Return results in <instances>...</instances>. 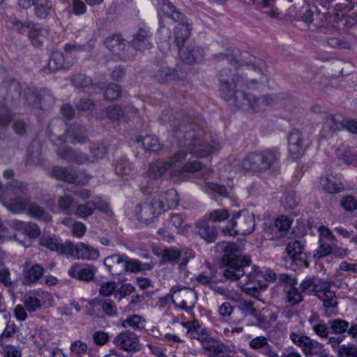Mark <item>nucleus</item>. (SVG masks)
<instances>
[{"label": "nucleus", "instance_id": "f257e3e1", "mask_svg": "<svg viewBox=\"0 0 357 357\" xmlns=\"http://www.w3.org/2000/svg\"><path fill=\"white\" fill-rule=\"evenodd\" d=\"M222 262L225 266L224 278L231 281H238L244 277L238 286L243 291L252 296H255L260 290L266 289V284L261 281V278H264L268 282H278V276L272 270L268 269L263 273L255 268L252 272H248L250 258L243 256L234 243H228L225 248Z\"/></svg>", "mask_w": 357, "mask_h": 357}, {"label": "nucleus", "instance_id": "f03ea898", "mask_svg": "<svg viewBox=\"0 0 357 357\" xmlns=\"http://www.w3.org/2000/svg\"><path fill=\"white\" fill-rule=\"evenodd\" d=\"M238 73H232L230 70H225L220 75V96L236 107L252 112L266 110L278 103V98L275 95L266 94L260 98L246 93L243 91L236 90L238 84L243 82Z\"/></svg>", "mask_w": 357, "mask_h": 357}, {"label": "nucleus", "instance_id": "7ed1b4c3", "mask_svg": "<svg viewBox=\"0 0 357 357\" xmlns=\"http://www.w3.org/2000/svg\"><path fill=\"white\" fill-rule=\"evenodd\" d=\"M215 58L219 59H225L231 65L240 66V68L234 66L233 69L231 68L222 69L220 73V82L222 72L227 69L230 70L232 73H238L240 78L243 77V82L238 84V86H249L250 84H255L266 80V65L265 62L250 55L247 52H242L237 48H228L225 52L216 54Z\"/></svg>", "mask_w": 357, "mask_h": 357}, {"label": "nucleus", "instance_id": "20e7f679", "mask_svg": "<svg viewBox=\"0 0 357 357\" xmlns=\"http://www.w3.org/2000/svg\"><path fill=\"white\" fill-rule=\"evenodd\" d=\"M186 329V335L190 339L199 340L208 357H231L229 355V347L215 338L206 327L197 320L182 322Z\"/></svg>", "mask_w": 357, "mask_h": 357}, {"label": "nucleus", "instance_id": "39448f33", "mask_svg": "<svg viewBox=\"0 0 357 357\" xmlns=\"http://www.w3.org/2000/svg\"><path fill=\"white\" fill-rule=\"evenodd\" d=\"M183 146L189 153L199 158L207 157L222 149L220 142H208L203 137L200 131L194 129L185 132Z\"/></svg>", "mask_w": 357, "mask_h": 357}, {"label": "nucleus", "instance_id": "423d86ee", "mask_svg": "<svg viewBox=\"0 0 357 357\" xmlns=\"http://www.w3.org/2000/svg\"><path fill=\"white\" fill-rule=\"evenodd\" d=\"M279 158V153L272 149L250 152L243 159L241 167L247 171L264 172L272 168Z\"/></svg>", "mask_w": 357, "mask_h": 357}, {"label": "nucleus", "instance_id": "0eeeda50", "mask_svg": "<svg viewBox=\"0 0 357 357\" xmlns=\"http://www.w3.org/2000/svg\"><path fill=\"white\" fill-rule=\"evenodd\" d=\"M229 223L230 226H227L222 230L225 235L235 236L249 234L255 228L254 215L248 210H243L234 214Z\"/></svg>", "mask_w": 357, "mask_h": 357}, {"label": "nucleus", "instance_id": "6e6552de", "mask_svg": "<svg viewBox=\"0 0 357 357\" xmlns=\"http://www.w3.org/2000/svg\"><path fill=\"white\" fill-rule=\"evenodd\" d=\"M135 211L138 220L148 224L164 212L163 204L153 197L149 202L137 204Z\"/></svg>", "mask_w": 357, "mask_h": 357}, {"label": "nucleus", "instance_id": "1a4fd4ad", "mask_svg": "<svg viewBox=\"0 0 357 357\" xmlns=\"http://www.w3.org/2000/svg\"><path fill=\"white\" fill-rule=\"evenodd\" d=\"M173 156H178V158L176 157L173 160L174 162V165L173 166V176L181 177L187 174H194L202 170L204 167V165L198 160L188 161L181 166L179 165L180 162L183 161L187 156V152L183 149L178 150Z\"/></svg>", "mask_w": 357, "mask_h": 357}, {"label": "nucleus", "instance_id": "9d476101", "mask_svg": "<svg viewBox=\"0 0 357 357\" xmlns=\"http://www.w3.org/2000/svg\"><path fill=\"white\" fill-rule=\"evenodd\" d=\"M289 339L301 349L305 357H312V354H319L321 352V344L312 340L300 331H291Z\"/></svg>", "mask_w": 357, "mask_h": 357}, {"label": "nucleus", "instance_id": "9b49d317", "mask_svg": "<svg viewBox=\"0 0 357 357\" xmlns=\"http://www.w3.org/2000/svg\"><path fill=\"white\" fill-rule=\"evenodd\" d=\"M172 293L176 302V307L186 312L192 310L197 302V293L191 288L175 285L172 287Z\"/></svg>", "mask_w": 357, "mask_h": 357}, {"label": "nucleus", "instance_id": "f8f14e48", "mask_svg": "<svg viewBox=\"0 0 357 357\" xmlns=\"http://www.w3.org/2000/svg\"><path fill=\"white\" fill-rule=\"evenodd\" d=\"M317 231L319 233V248L314 256L321 258L332 253L333 248L336 246L337 239L329 228L326 226H320Z\"/></svg>", "mask_w": 357, "mask_h": 357}, {"label": "nucleus", "instance_id": "ddd939ff", "mask_svg": "<svg viewBox=\"0 0 357 357\" xmlns=\"http://www.w3.org/2000/svg\"><path fill=\"white\" fill-rule=\"evenodd\" d=\"M278 283L284 285V291L286 292L287 300L291 305L299 303L303 301L301 293L295 287L296 279L288 274H280Z\"/></svg>", "mask_w": 357, "mask_h": 357}, {"label": "nucleus", "instance_id": "4468645a", "mask_svg": "<svg viewBox=\"0 0 357 357\" xmlns=\"http://www.w3.org/2000/svg\"><path fill=\"white\" fill-rule=\"evenodd\" d=\"M185 231L183 219L180 214L172 213L165 222L164 227L158 231V234L168 241L172 240L175 234L183 233Z\"/></svg>", "mask_w": 357, "mask_h": 357}, {"label": "nucleus", "instance_id": "2eb2a0df", "mask_svg": "<svg viewBox=\"0 0 357 357\" xmlns=\"http://www.w3.org/2000/svg\"><path fill=\"white\" fill-rule=\"evenodd\" d=\"M51 176L60 181L77 184H84L90 178L89 176L83 173L75 174L72 169L60 166L54 167L52 169Z\"/></svg>", "mask_w": 357, "mask_h": 357}, {"label": "nucleus", "instance_id": "dca6fc26", "mask_svg": "<svg viewBox=\"0 0 357 357\" xmlns=\"http://www.w3.org/2000/svg\"><path fill=\"white\" fill-rule=\"evenodd\" d=\"M45 273L44 268L39 264L26 260L22 266V281L24 285L31 286L38 282Z\"/></svg>", "mask_w": 357, "mask_h": 357}, {"label": "nucleus", "instance_id": "f3484780", "mask_svg": "<svg viewBox=\"0 0 357 357\" xmlns=\"http://www.w3.org/2000/svg\"><path fill=\"white\" fill-rule=\"evenodd\" d=\"M99 256V251L96 248L82 242L75 245L70 241L68 257L78 259L96 260Z\"/></svg>", "mask_w": 357, "mask_h": 357}, {"label": "nucleus", "instance_id": "a211bd4d", "mask_svg": "<svg viewBox=\"0 0 357 357\" xmlns=\"http://www.w3.org/2000/svg\"><path fill=\"white\" fill-rule=\"evenodd\" d=\"M114 344L126 351H135L139 349V340L136 334L129 331L119 333L113 340Z\"/></svg>", "mask_w": 357, "mask_h": 357}, {"label": "nucleus", "instance_id": "6ab92c4d", "mask_svg": "<svg viewBox=\"0 0 357 357\" xmlns=\"http://www.w3.org/2000/svg\"><path fill=\"white\" fill-rule=\"evenodd\" d=\"M39 243L41 246L49 249L50 251L68 257L70 245V241H69L63 243L61 239L55 236H43L40 238Z\"/></svg>", "mask_w": 357, "mask_h": 357}, {"label": "nucleus", "instance_id": "aec40b11", "mask_svg": "<svg viewBox=\"0 0 357 357\" xmlns=\"http://www.w3.org/2000/svg\"><path fill=\"white\" fill-rule=\"evenodd\" d=\"M286 250L291 260L298 266H307V255L303 250V245L297 240L289 242Z\"/></svg>", "mask_w": 357, "mask_h": 357}, {"label": "nucleus", "instance_id": "412c9836", "mask_svg": "<svg viewBox=\"0 0 357 357\" xmlns=\"http://www.w3.org/2000/svg\"><path fill=\"white\" fill-rule=\"evenodd\" d=\"M177 156L173 155L169 158L167 161L162 163H151L149 166L147 175L151 180H155L161 178L164 173L167 171H170L171 175L173 176V166L174 160Z\"/></svg>", "mask_w": 357, "mask_h": 357}, {"label": "nucleus", "instance_id": "4be33fe9", "mask_svg": "<svg viewBox=\"0 0 357 357\" xmlns=\"http://www.w3.org/2000/svg\"><path fill=\"white\" fill-rule=\"evenodd\" d=\"M180 58L188 63L202 61L204 56V49L197 45H189L178 50Z\"/></svg>", "mask_w": 357, "mask_h": 357}, {"label": "nucleus", "instance_id": "5701e85b", "mask_svg": "<svg viewBox=\"0 0 357 357\" xmlns=\"http://www.w3.org/2000/svg\"><path fill=\"white\" fill-rule=\"evenodd\" d=\"M288 150L291 158L296 159L304 152L303 135L297 130H292L288 137Z\"/></svg>", "mask_w": 357, "mask_h": 357}, {"label": "nucleus", "instance_id": "b1692460", "mask_svg": "<svg viewBox=\"0 0 357 357\" xmlns=\"http://www.w3.org/2000/svg\"><path fill=\"white\" fill-rule=\"evenodd\" d=\"M197 234L207 243L215 241L218 231L216 227L208 220L204 218L199 220L195 225Z\"/></svg>", "mask_w": 357, "mask_h": 357}, {"label": "nucleus", "instance_id": "393cba45", "mask_svg": "<svg viewBox=\"0 0 357 357\" xmlns=\"http://www.w3.org/2000/svg\"><path fill=\"white\" fill-rule=\"evenodd\" d=\"M316 296L323 301L326 308H333L337 305L335 294L331 290V284L327 282H321V287H319Z\"/></svg>", "mask_w": 357, "mask_h": 357}, {"label": "nucleus", "instance_id": "a878e982", "mask_svg": "<svg viewBox=\"0 0 357 357\" xmlns=\"http://www.w3.org/2000/svg\"><path fill=\"white\" fill-rule=\"evenodd\" d=\"M155 1L158 10L174 22H181L185 20V15L177 9L169 0H155Z\"/></svg>", "mask_w": 357, "mask_h": 357}, {"label": "nucleus", "instance_id": "bb28decb", "mask_svg": "<svg viewBox=\"0 0 357 357\" xmlns=\"http://www.w3.org/2000/svg\"><path fill=\"white\" fill-rule=\"evenodd\" d=\"M125 259L126 255L114 254L107 257L104 264L112 275H119L124 273Z\"/></svg>", "mask_w": 357, "mask_h": 357}, {"label": "nucleus", "instance_id": "cd10ccee", "mask_svg": "<svg viewBox=\"0 0 357 357\" xmlns=\"http://www.w3.org/2000/svg\"><path fill=\"white\" fill-rule=\"evenodd\" d=\"M0 201H2L3 206L14 213H24L29 204V199L26 196L13 197L8 201L3 200V197L0 196Z\"/></svg>", "mask_w": 357, "mask_h": 357}, {"label": "nucleus", "instance_id": "c85d7f7f", "mask_svg": "<svg viewBox=\"0 0 357 357\" xmlns=\"http://www.w3.org/2000/svg\"><path fill=\"white\" fill-rule=\"evenodd\" d=\"M68 273L73 278L84 281H90L93 278L95 271L93 267L91 266H81L80 264H75L70 266Z\"/></svg>", "mask_w": 357, "mask_h": 357}, {"label": "nucleus", "instance_id": "c756f323", "mask_svg": "<svg viewBox=\"0 0 357 357\" xmlns=\"http://www.w3.org/2000/svg\"><path fill=\"white\" fill-rule=\"evenodd\" d=\"M107 48L113 54L122 56L125 59H130L132 58L130 55L124 53L126 44L124 40L117 35L112 36L105 39L104 42Z\"/></svg>", "mask_w": 357, "mask_h": 357}, {"label": "nucleus", "instance_id": "7c9ffc66", "mask_svg": "<svg viewBox=\"0 0 357 357\" xmlns=\"http://www.w3.org/2000/svg\"><path fill=\"white\" fill-rule=\"evenodd\" d=\"M178 24L174 28V39L178 50L183 48L182 46L191 33V26L188 22L186 17L185 20L177 22Z\"/></svg>", "mask_w": 357, "mask_h": 357}, {"label": "nucleus", "instance_id": "2f4dec72", "mask_svg": "<svg viewBox=\"0 0 357 357\" xmlns=\"http://www.w3.org/2000/svg\"><path fill=\"white\" fill-rule=\"evenodd\" d=\"M150 38L151 35L147 30L140 29L133 35L131 45L133 48L139 51L147 50L151 46Z\"/></svg>", "mask_w": 357, "mask_h": 357}, {"label": "nucleus", "instance_id": "473e14b6", "mask_svg": "<svg viewBox=\"0 0 357 357\" xmlns=\"http://www.w3.org/2000/svg\"><path fill=\"white\" fill-rule=\"evenodd\" d=\"M28 27L30 29L29 38L31 43L36 47H40L43 43V40L49 34V31L39 24L29 25Z\"/></svg>", "mask_w": 357, "mask_h": 357}, {"label": "nucleus", "instance_id": "72a5a7b5", "mask_svg": "<svg viewBox=\"0 0 357 357\" xmlns=\"http://www.w3.org/2000/svg\"><path fill=\"white\" fill-rule=\"evenodd\" d=\"M135 142L140 144L146 151L157 153L162 148V144L158 138L153 135L139 136L136 137Z\"/></svg>", "mask_w": 357, "mask_h": 357}, {"label": "nucleus", "instance_id": "f704fd0d", "mask_svg": "<svg viewBox=\"0 0 357 357\" xmlns=\"http://www.w3.org/2000/svg\"><path fill=\"white\" fill-rule=\"evenodd\" d=\"M154 198H159L162 202L164 212L176 208L179 202L178 192L174 189H169L163 194L155 196Z\"/></svg>", "mask_w": 357, "mask_h": 357}, {"label": "nucleus", "instance_id": "c9c22d12", "mask_svg": "<svg viewBox=\"0 0 357 357\" xmlns=\"http://www.w3.org/2000/svg\"><path fill=\"white\" fill-rule=\"evenodd\" d=\"M63 66L64 56L63 54L58 51L53 52L47 66L43 68V71L49 74L61 70Z\"/></svg>", "mask_w": 357, "mask_h": 357}, {"label": "nucleus", "instance_id": "e433bc0d", "mask_svg": "<svg viewBox=\"0 0 357 357\" xmlns=\"http://www.w3.org/2000/svg\"><path fill=\"white\" fill-rule=\"evenodd\" d=\"M28 185L19 180H13L6 184V192L13 197L26 196Z\"/></svg>", "mask_w": 357, "mask_h": 357}, {"label": "nucleus", "instance_id": "4c0bfd02", "mask_svg": "<svg viewBox=\"0 0 357 357\" xmlns=\"http://www.w3.org/2000/svg\"><path fill=\"white\" fill-rule=\"evenodd\" d=\"M152 268V266L149 263H142L139 260L130 259L126 255L124 264V273H138L144 271H149Z\"/></svg>", "mask_w": 357, "mask_h": 357}, {"label": "nucleus", "instance_id": "58836bf2", "mask_svg": "<svg viewBox=\"0 0 357 357\" xmlns=\"http://www.w3.org/2000/svg\"><path fill=\"white\" fill-rule=\"evenodd\" d=\"M33 6L36 15L40 19H45L52 10V3L50 0H35Z\"/></svg>", "mask_w": 357, "mask_h": 357}, {"label": "nucleus", "instance_id": "ea45409f", "mask_svg": "<svg viewBox=\"0 0 357 357\" xmlns=\"http://www.w3.org/2000/svg\"><path fill=\"white\" fill-rule=\"evenodd\" d=\"M320 183L324 190L330 194L337 193L343 188L341 183H338L337 179L331 176L322 177Z\"/></svg>", "mask_w": 357, "mask_h": 357}, {"label": "nucleus", "instance_id": "a19ab883", "mask_svg": "<svg viewBox=\"0 0 357 357\" xmlns=\"http://www.w3.org/2000/svg\"><path fill=\"white\" fill-rule=\"evenodd\" d=\"M126 110L119 105H113L105 109L106 116L113 121H127Z\"/></svg>", "mask_w": 357, "mask_h": 357}, {"label": "nucleus", "instance_id": "79ce46f5", "mask_svg": "<svg viewBox=\"0 0 357 357\" xmlns=\"http://www.w3.org/2000/svg\"><path fill=\"white\" fill-rule=\"evenodd\" d=\"M145 319L140 315L132 314L124 319L121 326L123 328H130L133 330H139L145 327Z\"/></svg>", "mask_w": 357, "mask_h": 357}, {"label": "nucleus", "instance_id": "37998d69", "mask_svg": "<svg viewBox=\"0 0 357 357\" xmlns=\"http://www.w3.org/2000/svg\"><path fill=\"white\" fill-rule=\"evenodd\" d=\"M96 208L97 204L95 201L86 202L77 206L75 214L79 218H86L93 214Z\"/></svg>", "mask_w": 357, "mask_h": 357}, {"label": "nucleus", "instance_id": "c03bdc74", "mask_svg": "<svg viewBox=\"0 0 357 357\" xmlns=\"http://www.w3.org/2000/svg\"><path fill=\"white\" fill-rule=\"evenodd\" d=\"M27 209L29 215L33 218L45 222H50L52 220V216L36 203H29Z\"/></svg>", "mask_w": 357, "mask_h": 357}, {"label": "nucleus", "instance_id": "a18cd8bd", "mask_svg": "<svg viewBox=\"0 0 357 357\" xmlns=\"http://www.w3.org/2000/svg\"><path fill=\"white\" fill-rule=\"evenodd\" d=\"M252 3L262 13L267 14L272 18L277 17V12L273 8V1L272 0H252Z\"/></svg>", "mask_w": 357, "mask_h": 357}, {"label": "nucleus", "instance_id": "49530a36", "mask_svg": "<svg viewBox=\"0 0 357 357\" xmlns=\"http://www.w3.org/2000/svg\"><path fill=\"white\" fill-rule=\"evenodd\" d=\"M93 302L100 306L105 315L114 317L117 314L116 306L112 300L104 298L99 301L95 300Z\"/></svg>", "mask_w": 357, "mask_h": 357}, {"label": "nucleus", "instance_id": "de8ad7c7", "mask_svg": "<svg viewBox=\"0 0 357 357\" xmlns=\"http://www.w3.org/2000/svg\"><path fill=\"white\" fill-rule=\"evenodd\" d=\"M92 162L103 159L107 153V146L102 144H93L89 148Z\"/></svg>", "mask_w": 357, "mask_h": 357}, {"label": "nucleus", "instance_id": "09e8293b", "mask_svg": "<svg viewBox=\"0 0 357 357\" xmlns=\"http://www.w3.org/2000/svg\"><path fill=\"white\" fill-rule=\"evenodd\" d=\"M74 204V199L68 192H65L58 199V206L65 214L72 213L71 208Z\"/></svg>", "mask_w": 357, "mask_h": 357}, {"label": "nucleus", "instance_id": "8fccbe9b", "mask_svg": "<svg viewBox=\"0 0 357 357\" xmlns=\"http://www.w3.org/2000/svg\"><path fill=\"white\" fill-rule=\"evenodd\" d=\"M132 167L126 158L120 159L115 165V172L120 176H126L132 174Z\"/></svg>", "mask_w": 357, "mask_h": 357}, {"label": "nucleus", "instance_id": "3c124183", "mask_svg": "<svg viewBox=\"0 0 357 357\" xmlns=\"http://www.w3.org/2000/svg\"><path fill=\"white\" fill-rule=\"evenodd\" d=\"M229 217V211L225 208L215 209L210 211L205 216V218L211 222H222Z\"/></svg>", "mask_w": 357, "mask_h": 357}, {"label": "nucleus", "instance_id": "603ef678", "mask_svg": "<svg viewBox=\"0 0 357 357\" xmlns=\"http://www.w3.org/2000/svg\"><path fill=\"white\" fill-rule=\"evenodd\" d=\"M159 44L162 48L169 49L170 46L171 31L168 28L160 26L158 31Z\"/></svg>", "mask_w": 357, "mask_h": 357}, {"label": "nucleus", "instance_id": "864d4df0", "mask_svg": "<svg viewBox=\"0 0 357 357\" xmlns=\"http://www.w3.org/2000/svg\"><path fill=\"white\" fill-rule=\"evenodd\" d=\"M215 293L223 296L225 298L235 301L238 298V295L229 291L227 287L219 286L216 281H213L209 287Z\"/></svg>", "mask_w": 357, "mask_h": 357}, {"label": "nucleus", "instance_id": "5fc2aeb1", "mask_svg": "<svg viewBox=\"0 0 357 357\" xmlns=\"http://www.w3.org/2000/svg\"><path fill=\"white\" fill-rule=\"evenodd\" d=\"M39 95V100H41V105L39 106V108L43 109H47L54 104V98L48 89H44L40 90Z\"/></svg>", "mask_w": 357, "mask_h": 357}, {"label": "nucleus", "instance_id": "6e6d98bb", "mask_svg": "<svg viewBox=\"0 0 357 357\" xmlns=\"http://www.w3.org/2000/svg\"><path fill=\"white\" fill-rule=\"evenodd\" d=\"M321 282L323 281L319 280L318 282H316L313 279H305L301 282V287L303 291L307 294L314 293L316 296L317 290H319V287H321Z\"/></svg>", "mask_w": 357, "mask_h": 357}, {"label": "nucleus", "instance_id": "4d7b16f0", "mask_svg": "<svg viewBox=\"0 0 357 357\" xmlns=\"http://www.w3.org/2000/svg\"><path fill=\"white\" fill-rule=\"evenodd\" d=\"M66 135L69 142L75 144H83L86 142V138L76 128H70L66 130Z\"/></svg>", "mask_w": 357, "mask_h": 357}, {"label": "nucleus", "instance_id": "13d9d810", "mask_svg": "<svg viewBox=\"0 0 357 357\" xmlns=\"http://www.w3.org/2000/svg\"><path fill=\"white\" fill-rule=\"evenodd\" d=\"M24 97L29 105L39 108L41 105V100H39V91L28 89L24 91Z\"/></svg>", "mask_w": 357, "mask_h": 357}, {"label": "nucleus", "instance_id": "bf43d9fd", "mask_svg": "<svg viewBox=\"0 0 357 357\" xmlns=\"http://www.w3.org/2000/svg\"><path fill=\"white\" fill-rule=\"evenodd\" d=\"M121 95V89L118 84H110L105 89L104 97L109 100H115Z\"/></svg>", "mask_w": 357, "mask_h": 357}, {"label": "nucleus", "instance_id": "052dcab7", "mask_svg": "<svg viewBox=\"0 0 357 357\" xmlns=\"http://www.w3.org/2000/svg\"><path fill=\"white\" fill-rule=\"evenodd\" d=\"M333 332L335 334H342L349 328V323L343 319H335L329 321Z\"/></svg>", "mask_w": 357, "mask_h": 357}, {"label": "nucleus", "instance_id": "680f3d73", "mask_svg": "<svg viewBox=\"0 0 357 357\" xmlns=\"http://www.w3.org/2000/svg\"><path fill=\"white\" fill-rule=\"evenodd\" d=\"M339 357H357V345L353 344H342L338 349Z\"/></svg>", "mask_w": 357, "mask_h": 357}, {"label": "nucleus", "instance_id": "e2e57ef3", "mask_svg": "<svg viewBox=\"0 0 357 357\" xmlns=\"http://www.w3.org/2000/svg\"><path fill=\"white\" fill-rule=\"evenodd\" d=\"M72 84L77 88H86L92 83L91 79L82 74L75 75L71 78Z\"/></svg>", "mask_w": 357, "mask_h": 357}, {"label": "nucleus", "instance_id": "0e129e2a", "mask_svg": "<svg viewBox=\"0 0 357 357\" xmlns=\"http://www.w3.org/2000/svg\"><path fill=\"white\" fill-rule=\"evenodd\" d=\"M181 251L174 248H165L162 252V259L165 261L175 262L181 257Z\"/></svg>", "mask_w": 357, "mask_h": 357}, {"label": "nucleus", "instance_id": "69168bd1", "mask_svg": "<svg viewBox=\"0 0 357 357\" xmlns=\"http://www.w3.org/2000/svg\"><path fill=\"white\" fill-rule=\"evenodd\" d=\"M155 76L159 82L172 80L176 78L175 72L167 67H162Z\"/></svg>", "mask_w": 357, "mask_h": 357}, {"label": "nucleus", "instance_id": "338daca9", "mask_svg": "<svg viewBox=\"0 0 357 357\" xmlns=\"http://www.w3.org/2000/svg\"><path fill=\"white\" fill-rule=\"evenodd\" d=\"M41 307L40 300L36 296H28L24 301V307L29 312H36Z\"/></svg>", "mask_w": 357, "mask_h": 357}, {"label": "nucleus", "instance_id": "774afa93", "mask_svg": "<svg viewBox=\"0 0 357 357\" xmlns=\"http://www.w3.org/2000/svg\"><path fill=\"white\" fill-rule=\"evenodd\" d=\"M70 350L77 356L81 357L87 353L88 346L81 340H76L71 344Z\"/></svg>", "mask_w": 357, "mask_h": 357}]
</instances>
